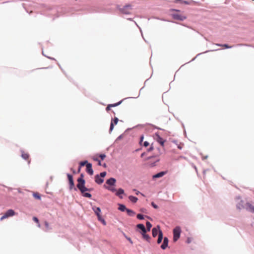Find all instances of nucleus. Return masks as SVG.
<instances>
[{
  "label": "nucleus",
  "mask_w": 254,
  "mask_h": 254,
  "mask_svg": "<svg viewBox=\"0 0 254 254\" xmlns=\"http://www.w3.org/2000/svg\"><path fill=\"white\" fill-rule=\"evenodd\" d=\"M146 225L147 228L146 231H150V229L152 227L151 224L149 222L147 221L146 223Z\"/></svg>",
  "instance_id": "28"
},
{
  "label": "nucleus",
  "mask_w": 254,
  "mask_h": 254,
  "mask_svg": "<svg viewBox=\"0 0 254 254\" xmlns=\"http://www.w3.org/2000/svg\"><path fill=\"white\" fill-rule=\"evenodd\" d=\"M116 180L115 179L113 178H111L107 180L106 183L107 185H110V186H114L115 184L116 183Z\"/></svg>",
  "instance_id": "14"
},
{
  "label": "nucleus",
  "mask_w": 254,
  "mask_h": 254,
  "mask_svg": "<svg viewBox=\"0 0 254 254\" xmlns=\"http://www.w3.org/2000/svg\"><path fill=\"white\" fill-rule=\"evenodd\" d=\"M242 207L246 209L247 210L254 213V206L250 203H245V206H242Z\"/></svg>",
  "instance_id": "6"
},
{
  "label": "nucleus",
  "mask_w": 254,
  "mask_h": 254,
  "mask_svg": "<svg viewBox=\"0 0 254 254\" xmlns=\"http://www.w3.org/2000/svg\"><path fill=\"white\" fill-rule=\"evenodd\" d=\"M21 156L24 159L28 160L29 157V155L27 153L22 152Z\"/></svg>",
  "instance_id": "22"
},
{
  "label": "nucleus",
  "mask_w": 254,
  "mask_h": 254,
  "mask_svg": "<svg viewBox=\"0 0 254 254\" xmlns=\"http://www.w3.org/2000/svg\"><path fill=\"white\" fill-rule=\"evenodd\" d=\"M242 206H245V204L244 203V201L241 200L240 202L237 205V207L239 209H241L242 208H244V207H242Z\"/></svg>",
  "instance_id": "23"
},
{
  "label": "nucleus",
  "mask_w": 254,
  "mask_h": 254,
  "mask_svg": "<svg viewBox=\"0 0 254 254\" xmlns=\"http://www.w3.org/2000/svg\"><path fill=\"white\" fill-rule=\"evenodd\" d=\"M121 103H122V101H121L117 103H115V104H112L108 105L106 108V111L109 112L111 110V107H116V106L120 105L121 104Z\"/></svg>",
  "instance_id": "11"
},
{
  "label": "nucleus",
  "mask_w": 254,
  "mask_h": 254,
  "mask_svg": "<svg viewBox=\"0 0 254 254\" xmlns=\"http://www.w3.org/2000/svg\"><path fill=\"white\" fill-rule=\"evenodd\" d=\"M137 218L138 219L142 220L144 219V216L141 214H138L137 215Z\"/></svg>",
  "instance_id": "33"
},
{
  "label": "nucleus",
  "mask_w": 254,
  "mask_h": 254,
  "mask_svg": "<svg viewBox=\"0 0 254 254\" xmlns=\"http://www.w3.org/2000/svg\"><path fill=\"white\" fill-rule=\"evenodd\" d=\"M166 173V172H161L153 176V179L161 178L163 177Z\"/></svg>",
  "instance_id": "16"
},
{
  "label": "nucleus",
  "mask_w": 254,
  "mask_h": 254,
  "mask_svg": "<svg viewBox=\"0 0 254 254\" xmlns=\"http://www.w3.org/2000/svg\"><path fill=\"white\" fill-rule=\"evenodd\" d=\"M178 147L179 149H182V148H183V145L182 144H179L178 146Z\"/></svg>",
  "instance_id": "44"
},
{
  "label": "nucleus",
  "mask_w": 254,
  "mask_h": 254,
  "mask_svg": "<svg viewBox=\"0 0 254 254\" xmlns=\"http://www.w3.org/2000/svg\"><path fill=\"white\" fill-rule=\"evenodd\" d=\"M171 11V15L175 20L183 21L187 18L186 15L180 10L172 9Z\"/></svg>",
  "instance_id": "2"
},
{
  "label": "nucleus",
  "mask_w": 254,
  "mask_h": 254,
  "mask_svg": "<svg viewBox=\"0 0 254 254\" xmlns=\"http://www.w3.org/2000/svg\"><path fill=\"white\" fill-rule=\"evenodd\" d=\"M141 234H142V237L144 239H145L147 241H149L150 237L148 235H147V234H146V233H141Z\"/></svg>",
  "instance_id": "24"
},
{
  "label": "nucleus",
  "mask_w": 254,
  "mask_h": 254,
  "mask_svg": "<svg viewBox=\"0 0 254 254\" xmlns=\"http://www.w3.org/2000/svg\"><path fill=\"white\" fill-rule=\"evenodd\" d=\"M137 228L140 229L141 230V233H146V229H145L144 226L142 224H137L136 226Z\"/></svg>",
  "instance_id": "17"
},
{
  "label": "nucleus",
  "mask_w": 254,
  "mask_h": 254,
  "mask_svg": "<svg viewBox=\"0 0 254 254\" xmlns=\"http://www.w3.org/2000/svg\"><path fill=\"white\" fill-rule=\"evenodd\" d=\"M128 198L133 203H135L137 202V200H138V198L136 197H135V196H132V195H130L129 197H128Z\"/></svg>",
  "instance_id": "21"
},
{
  "label": "nucleus",
  "mask_w": 254,
  "mask_h": 254,
  "mask_svg": "<svg viewBox=\"0 0 254 254\" xmlns=\"http://www.w3.org/2000/svg\"><path fill=\"white\" fill-rule=\"evenodd\" d=\"M153 150V147L151 146V147H150L149 148V149H148V151H151V150Z\"/></svg>",
  "instance_id": "47"
},
{
  "label": "nucleus",
  "mask_w": 254,
  "mask_h": 254,
  "mask_svg": "<svg viewBox=\"0 0 254 254\" xmlns=\"http://www.w3.org/2000/svg\"><path fill=\"white\" fill-rule=\"evenodd\" d=\"M92 209L97 215L100 214L101 209L99 207L94 206L92 207Z\"/></svg>",
  "instance_id": "19"
},
{
  "label": "nucleus",
  "mask_w": 254,
  "mask_h": 254,
  "mask_svg": "<svg viewBox=\"0 0 254 254\" xmlns=\"http://www.w3.org/2000/svg\"><path fill=\"white\" fill-rule=\"evenodd\" d=\"M77 182V188L80 190L82 195L86 197L91 198V194L88 192H86V191H91L93 190V189L86 188L85 186V181L82 178H78Z\"/></svg>",
  "instance_id": "1"
},
{
  "label": "nucleus",
  "mask_w": 254,
  "mask_h": 254,
  "mask_svg": "<svg viewBox=\"0 0 254 254\" xmlns=\"http://www.w3.org/2000/svg\"><path fill=\"white\" fill-rule=\"evenodd\" d=\"M99 157L101 158V159L103 160L105 157H106V155L105 154H100L99 155Z\"/></svg>",
  "instance_id": "36"
},
{
  "label": "nucleus",
  "mask_w": 254,
  "mask_h": 254,
  "mask_svg": "<svg viewBox=\"0 0 254 254\" xmlns=\"http://www.w3.org/2000/svg\"><path fill=\"white\" fill-rule=\"evenodd\" d=\"M83 176H83V175L82 174H81L80 175V177L79 178H82V179H83Z\"/></svg>",
  "instance_id": "48"
},
{
  "label": "nucleus",
  "mask_w": 254,
  "mask_h": 254,
  "mask_svg": "<svg viewBox=\"0 0 254 254\" xmlns=\"http://www.w3.org/2000/svg\"><path fill=\"white\" fill-rule=\"evenodd\" d=\"M98 165H99V166H101V161H100V160H99V161H98Z\"/></svg>",
  "instance_id": "45"
},
{
  "label": "nucleus",
  "mask_w": 254,
  "mask_h": 254,
  "mask_svg": "<svg viewBox=\"0 0 254 254\" xmlns=\"http://www.w3.org/2000/svg\"><path fill=\"white\" fill-rule=\"evenodd\" d=\"M126 211L129 216H133L135 214V213L131 210L127 209Z\"/></svg>",
  "instance_id": "27"
},
{
  "label": "nucleus",
  "mask_w": 254,
  "mask_h": 254,
  "mask_svg": "<svg viewBox=\"0 0 254 254\" xmlns=\"http://www.w3.org/2000/svg\"><path fill=\"white\" fill-rule=\"evenodd\" d=\"M33 195L35 199L39 200L41 199V195L39 193L34 192L33 193Z\"/></svg>",
  "instance_id": "25"
},
{
  "label": "nucleus",
  "mask_w": 254,
  "mask_h": 254,
  "mask_svg": "<svg viewBox=\"0 0 254 254\" xmlns=\"http://www.w3.org/2000/svg\"><path fill=\"white\" fill-rule=\"evenodd\" d=\"M126 238L130 242V244H132L133 242L131 239L129 237H127V236H125Z\"/></svg>",
  "instance_id": "37"
},
{
  "label": "nucleus",
  "mask_w": 254,
  "mask_h": 254,
  "mask_svg": "<svg viewBox=\"0 0 254 254\" xmlns=\"http://www.w3.org/2000/svg\"><path fill=\"white\" fill-rule=\"evenodd\" d=\"M118 209L121 211H124L125 210L126 211L127 208H126L125 205L123 204H119V207Z\"/></svg>",
  "instance_id": "26"
},
{
  "label": "nucleus",
  "mask_w": 254,
  "mask_h": 254,
  "mask_svg": "<svg viewBox=\"0 0 254 254\" xmlns=\"http://www.w3.org/2000/svg\"><path fill=\"white\" fill-rule=\"evenodd\" d=\"M101 222L103 223V224L104 225H106V222L105 220L104 219H103L101 220Z\"/></svg>",
  "instance_id": "42"
},
{
  "label": "nucleus",
  "mask_w": 254,
  "mask_h": 254,
  "mask_svg": "<svg viewBox=\"0 0 254 254\" xmlns=\"http://www.w3.org/2000/svg\"><path fill=\"white\" fill-rule=\"evenodd\" d=\"M86 172L90 175H92L93 174V170L92 168V164L91 163L87 164L86 165Z\"/></svg>",
  "instance_id": "8"
},
{
  "label": "nucleus",
  "mask_w": 254,
  "mask_h": 254,
  "mask_svg": "<svg viewBox=\"0 0 254 254\" xmlns=\"http://www.w3.org/2000/svg\"><path fill=\"white\" fill-rule=\"evenodd\" d=\"M143 136H141V137H140V142H139L140 144H142V142H143Z\"/></svg>",
  "instance_id": "41"
},
{
  "label": "nucleus",
  "mask_w": 254,
  "mask_h": 254,
  "mask_svg": "<svg viewBox=\"0 0 254 254\" xmlns=\"http://www.w3.org/2000/svg\"><path fill=\"white\" fill-rule=\"evenodd\" d=\"M89 163H88L87 161H82L80 162L79 165L80 166V167H82L84 166V165L86 166V165Z\"/></svg>",
  "instance_id": "31"
},
{
  "label": "nucleus",
  "mask_w": 254,
  "mask_h": 254,
  "mask_svg": "<svg viewBox=\"0 0 254 254\" xmlns=\"http://www.w3.org/2000/svg\"><path fill=\"white\" fill-rule=\"evenodd\" d=\"M93 160L95 161H98L99 160L98 159V158L97 157H93Z\"/></svg>",
  "instance_id": "43"
},
{
  "label": "nucleus",
  "mask_w": 254,
  "mask_h": 254,
  "mask_svg": "<svg viewBox=\"0 0 254 254\" xmlns=\"http://www.w3.org/2000/svg\"><path fill=\"white\" fill-rule=\"evenodd\" d=\"M143 145L144 146L147 147L149 145V143L147 141H145L143 143Z\"/></svg>",
  "instance_id": "39"
},
{
  "label": "nucleus",
  "mask_w": 254,
  "mask_h": 254,
  "mask_svg": "<svg viewBox=\"0 0 254 254\" xmlns=\"http://www.w3.org/2000/svg\"><path fill=\"white\" fill-rule=\"evenodd\" d=\"M81 167H80V166L79 165V167L78 169V173L80 172V170H81Z\"/></svg>",
  "instance_id": "46"
},
{
  "label": "nucleus",
  "mask_w": 254,
  "mask_h": 254,
  "mask_svg": "<svg viewBox=\"0 0 254 254\" xmlns=\"http://www.w3.org/2000/svg\"><path fill=\"white\" fill-rule=\"evenodd\" d=\"M102 178L105 177L106 175V172H101L100 175H99Z\"/></svg>",
  "instance_id": "34"
},
{
  "label": "nucleus",
  "mask_w": 254,
  "mask_h": 254,
  "mask_svg": "<svg viewBox=\"0 0 254 254\" xmlns=\"http://www.w3.org/2000/svg\"><path fill=\"white\" fill-rule=\"evenodd\" d=\"M44 224H45V226L46 228H47V229H49V228H50V227H49V223H48V222L45 221V222H44Z\"/></svg>",
  "instance_id": "35"
},
{
  "label": "nucleus",
  "mask_w": 254,
  "mask_h": 254,
  "mask_svg": "<svg viewBox=\"0 0 254 254\" xmlns=\"http://www.w3.org/2000/svg\"><path fill=\"white\" fill-rule=\"evenodd\" d=\"M95 181L98 184H101L103 183L104 180L99 175L95 176Z\"/></svg>",
  "instance_id": "12"
},
{
  "label": "nucleus",
  "mask_w": 254,
  "mask_h": 254,
  "mask_svg": "<svg viewBox=\"0 0 254 254\" xmlns=\"http://www.w3.org/2000/svg\"><path fill=\"white\" fill-rule=\"evenodd\" d=\"M105 187L107 189H108V190H110V191H112V192H115V191H116V189L115 188H113V187H106L105 186Z\"/></svg>",
  "instance_id": "30"
},
{
  "label": "nucleus",
  "mask_w": 254,
  "mask_h": 254,
  "mask_svg": "<svg viewBox=\"0 0 254 254\" xmlns=\"http://www.w3.org/2000/svg\"><path fill=\"white\" fill-rule=\"evenodd\" d=\"M67 178H68L69 185H70L69 189H70V190H72L74 186L72 176L70 174H67Z\"/></svg>",
  "instance_id": "7"
},
{
  "label": "nucleus",
  "mask_w": 254,
  "mask_h": 254,
  "mask_svg": "<svg viewBox=\"0 0 254 254\" xmlns=\"http://www.w3.org/2000/svg\"><path fill=\"white\" fill-rule=\"evenodd\" d=\"M131 10H132V7H131V5H129V4L126 5V6H124L121 9L122 12L126 14H130Z\"/></svg>",
  "instance_id": "5"
},
{
  "label": "nucleus",
  "mask_w": 254,
  "mask_h": 254,
  "mask_svg": "<svg viewBox=\"0 0 254 254\" xmlns=\"http://www.w3.org/2000/svg\"><path fill=\"white\" fill-rule=\"evenodd\" d=\"M151 205L155 209H157L158 208V206L155 204L153 202H152L151 203Z\"/></svg>",
  "instance_id": "38"
},
{
  "label": "nucleus",
  "mask_w": 254,
  "mask_h": 254,
  "mask_svg": "<svg viewBox=\"0 0 254 254\" xmlns=\"http://www.w3.org/2000/svg\"><path fill=\"white\" fill-rule=\"evenodd\" d=\"M159 231H161L160 230V227L159 226H157V227L153 228L152 229V236L153 237H156L157 235H159Z\"/></svg>",
  "instance_id": "9"
},
{
  "label": "nucleus",
  "mask_w": 254,
  "mask_h": 254,
  "mask_svg": "<svg viewBox=\"0 0 254 254\" xmlns=\"http://www.w3.org/2000/svg\"><path fill=\"white\" fill-rule=\"evenodd\" d=\"M216 45L219 46H221V47H224L225 48H232V46H229L227 44H217Z\"/></svg>",
  "instance_id": "29"
},
{
  "label": "nucleus",
  "mask_w": 254,
  "mask_h": 254,
  "mask_svg": "<svg viewBox=\"0 0 254 254\" xmlns=\"http://www.w3.org/2000/svg\"><path fill=\"white\" fill-rule=\"evenodd\" d=\"M139 193V192L137 191L136 193V194H138Z\"/></svg>",
  "instance_id": "49"
},
{
  "label": "nucleus",
  "mask_w": 254,
  "mask_h": 254,
  "mask_svg": "<svg viewBox=\"0 0 254 254\" xmlns=\"http://www.w3.org/2000/svg\"><path fill=\"white\" fill-rule=\"evenodd\" d=\"M162 239H163V233H162V232L161 231H159L158 238V240H157V243L158 244L161 243L162 241Z\"/></svg>",
  "instance_id": "20"
},
{
  "label": "nucleus",
  "mask_w": 254,
  "mask_h": 254,
  "mask_svg": "<svg viewBox=\"0 0 254 254\" xmlns=\"http://www.w3.org/2000/svg\"><path fill=\"white\" fill-rule=\"evenodd\" d=\"M181 230L180 227H176L173 230V241L176 242L180 237Z\"/></svg>",
  "instance_id": "3"
},
{
  "label": "nucleus",
  "mask_w": 254,
  "mask_h": 254,
  "mask_svg": "<svg viewBox=\"0 0 254 254\" xmlns=\"http://www.w3.org/2000/svg\"><path fill=\"white\" fill-rule=\"evenodd\" d=\"M98 217V219L99 221H101V220L103 219V218L101 217V214L97 215Z\"/></svg>",
  "instance_id": "40"
},
{
  "label": "nucleus",
  "mask_w": 254,
  "mask_h": 254,
  "mask_svg": "<svg viewBox=\"0 0 254 254\" xmlns=\"http://www.w3.org/2000/svg\"><path fill=\"white\" fill-rule=\"evenodd\" d=\"M33 220H34V221H35L37 224H38V226L39 227H40V223H39V220H38V219L37 217H33Z\"/></svg>",
  "instance_id": "32"
},
{
  "label": "nucleus",
  "mask_w": 254,
  "mask_h": 254,
  "mask_svg": "<svg viewBox=\"0 0 254 254\" xmlns=\"http://www.w3.org/2000/svg\"><path fill=\"white\" fill-rule=\"evenodd\" d=\"M118 121H119V120H118V119L117 117H115L114 118V119L113 120V121H112V122L111 123V125H110V131H111L113 129L114 127V125L117 124Z\"/></svg>",
  "instance_id": "13"
},
{
  "label": "nucleus",
  "mask_w": 254,
  "mask_h": 254,
  "mask_svg": "<svg viewBox=\"0 0 254 254\" xmlns=\"http://www.w3.org/2000/svg\"><path fill=\"white\" fill-rule=\"evenodd\" d=\"M156 136V140L157 141V142L159 143L162 146H164L165 140L158 135H157Z\"/></svg>",
  "instance_id": "15"
},
{
  "label": "nucleus",
  "mask_w": 254,
  "mask_h": 254,
  "mask_svg": "<svg viewBox=\"0 0 254 254\" xmlns=\"http://www.w3.org/2000/svg\"><path fill=\"white\" fill-rule=\"evenodd\" d=\"M15 214V212L12 209L8 210L1 217L0 220H2L5 218H7L9 217H11L14 216Z\"/></svg>",
  "instance_id": "4"
},
{
  "label": "nucleus",
  "mask_w": 254,
  "mask_h": 254,
  "mask_svg": "<svg viewBox=\"0 0 254 254\" xmlns=\"http://www.w3.org/2000/svg\"><path fill=\"white\" fill-rule=\"evenodd\" d=\"M124 193V190L122 189H119L116 192V195L119 196L121 198H123V196L121 195Z\"/></svg>",
  "instance_id": "18"
},
{
  "label": "nucleus",
  "mask_w": 254,
  "mask_h": 254,
  "mask_svg": "<svg viewBox=\"0 0 254 254\" xmlns=\"http://www.w3.org/2000/svg\"><path fill=\"white\" fill-rule=\"evenodd\" d=\"M169 240L167 237H165L164 238L163 242L162 245L161 246V248L163 250L166 249V248L168 247Z\"/></svg>",
  "instance_id": "10"
}]
</instances>
